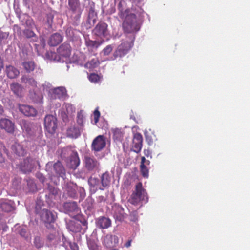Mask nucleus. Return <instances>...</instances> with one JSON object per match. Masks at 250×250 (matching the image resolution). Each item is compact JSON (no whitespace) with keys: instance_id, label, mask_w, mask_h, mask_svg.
<instances>
[{"instance_id":"obj_16","label":"nucleus","mask_w":250,"mask_h":250,"mask_svg":"<svg viewBox=\"0 0 250 250\" xmlns=\"http://www.w3.org/2000/svg\"><path fill=\"white\" fill-rule=\"evenodd\" d=\"M63 40V37L59 33H54L49 38L48 44L50 46H57Z\"/></svg>"},{"instance_id":"obj_62","label":"nucleus","mask_w":250,"mask_h":250,"mask_svg":"<svg viewBox=\"0 0 250 250\" xmlns=\"http://www.w3.org/2000/svg\"><path fill=\"white\" fill-rule=\"evenodd\" d=\"M95 21V19H93V22H94Z\"/></svg>"},{"instance_id":"obj_26","label":"nucleus","mask_w":250,"mask_h":250,"mask_svg":"<svg viewBox=\"0 0 250 250\" xmlns=\"http://www.w3.org/2000/svg\"><path fill=\"white\" fill-rule=\"evenodd\" d=\"M53 169L57 175L64 178L65 175V170L61 162L58 161L54 163L53 164Z\"/></svg>"},{"instance_id":"obj_3","label":"nucleus","mask_w":250,"mask_h":250,"mask_svg":"<svg viewBox=\"0 0 250 250\" xmlns=\"http://www.w3.org/2000/svg\"><path fill=\"white\" fill-rule=\"evenodd\" d=\"M131 41H124L120 43L113 52L114 58L122 57L127 54L133 47L135 37L133 36Z\"/></svg>"},{"instance_id":"obj_40","label":"nucleus","mask_w":250,"mask_h":250,"mask_svg":"<svg viewBox=\"0 0 250 250\" xmlns=\"http://www.w3.org/2000/svg\"><path fill=\"white\" fill-rule=\"evenodd\" d=\"M93 118L94 121V124L97 125V123L99 121V117H100L101 114L98 110V107H97L96 109L93 112Z\"/></svg>"},{"instance_id":"obj_53","label":"nucleus","mask_w":250,"mask_h":250,"mask_svg":"<svg viewBox=\"0 0 250 250\" xmlns=\"http://www.w3.org/2000/svg\"><path fill=\"white\" fill-rule=\"evenodd\" d=\"M4 112L3 107L2 105L0 104V115H2Z\"/></svg>"},{"instance_id":"obj_21","label":"nucleus","mask_w":250,"mask_h":250,"mask_svg":"<svg viewBox=\"0 0 250 250\" xmlns=\"http://www.w3.org/2000/svg\"><path fill=\"white\" fill-rule=\"evenodd\" d=\"M119 242L118 237L116 235L107 234L104 236L103 243L107 247H112L114 244H117Z\"/></svg>"},{"instance_id":"obj_47","label":"nucleus","mask_w":250,"mask_h":250,"mask_svg":"<svg viewBox=\"0 0 250 250\" xmlns=\"http://www.w3.org/2000/svg\"><path fill=\"white\" fill-rule=\"evenodd\" d=\"M70 247L72 250H78L79 248L76 243L74 242L73 243L70 244Z\"/></svg>"},{"instance_id":"obj_8","label":"nucleus","mask_w":250,"mask_h":250,"mask_svg":"<svg viewBox=\"0 0 250 250\" xmlns=\"http://www.w3.org/2000/svg\"><path fill=\"white\" fill-rule=\"evenodd\" d=\"M70 152V167L75 169L80 164V159L78 153L71 150L70 147H64L62 150V153L66 154V152Z\"/></svg>"},{"instance_id":"obj_49","label":"nucleus","mask_w":250,"mask_h":250,"mask_svg":"<svg viewBox=\"0 0 250 250\" xmlns=\"http://www.w3.org/2000/svg\"><path fill=\"white\" fill-rule=\"evenodd\" d=\"M38 177L42 183H43L45 180V177L43 176L42 174H38Z\"/></svg>"},{"instance_id":"obj_17","label":"nucleus","mask_w":250,"mask_h":250,"mask_svg":"<svg viewBox=\"0 0 250 250\" xmlns=\"http://www.w3.org/2000/svg\"><path fill=\"white\" fill-rule=\"evenodd\" d=\"M68 5L69 9L73 13H78V18L80 17L82 13L81 10V4L79 0H68Z\"/></svg>"},{"instance_id":"obj_57","label":"nucleus","mask_w":250,"mask_h":250,"mask_svg":"<svg viewBox=\"0 0 250 250\" xmlns=\"http://www.w3.org/2000/svg\"><path fill=\"white\" fill-rule=\"evenodd\" d=\"M80 227H79V228H77V229H74V230H73V231H78L80 230Z\"/></svg>"},{"instance_id":"obj_36","label":"nucleus","mask_w":250,"mask_h":250,"mask_svg":"<svg viewBox=\"0 0 250 250\" xmlns=\"http://www.w3.org/2000/svg\"><path fill=\"white\" fill-rule=\"evenodd\" d=\"M113 138L116 140H120L123 138V133L121 129L114 128L112 130Z\"/></svg>"},{"instance_id":"obj_34","label":"nucleus","mask_w":250,"mask_h":250,"mask_svg":"<svg viewBox=\"0 0 250 250\" xmlns=\"http://www.w3.org/2000/svg\"><path fill=\"white\" fill-rule=\"evenodd\" d=\"M23 66L27 72H31L35 69V63L32 61H28L24 62L22 64Z\"/></svg>"},{"instance_id":"obj_58","label":"nucleus","mask_w":250,"mask_h":250,"mask_svg":"<svg viewBox=\"0 0 250 250\" xmlns=\"http://www.w3.org/2000/svg\"><path fill=\"white\" fill-rule=\"evenodd\" d=\"M139 0H130V1L132 2H136L137 1H138Z\"/></svg>"},{"instance_id":"obj_20","label":"nucleus","mask_w":250,"mask_h":250,"mask_svg":"<svg viewBox=\"0 0 250 250\" xmlns=\"http://www.w3.org/2000/svg\"><path fill=\"white\" fill-rule=\"evenodd\" d=\"M97 225L103 229H107L111 225V221L108 217L101 216L97 219Z\"/></svg>"},{"instance_id":"obj_23","label":"nucleus","mask_w":250,"mask_h":250,"mask_svg":"<svg viewBox=\"0 0 250 250\" xmlns=\"http://www.w3.org/2000/svg\"><path fill=\"white\" fill-rule=\"evenodd\" d=\"M52 91L55 98L64 99L67 94L66 90L63 86L57 87L53 88Z\"/></svg>"},{"instance_id":"obj_25","label":"nucleus","mask_w":250,"mask_h":250,"mask_svg":"<svg viewBox=\"0 0 250 250\" xmlns=\"http://www.w3.org/2000/svg\"><path fill=\"white\" fill-rule=\"evenodd\" d=\"M64 207L65 209L69 213L74 212L75 214H78L80 212L79 207L75 201L65 203Z\"/></svg>"},{"instance_id":"obj_42","label":"nucleus","mask_w":250,"mask_h":250,"mask_svg":"<svg viewBox=\"0 0 250 250\" xmlns=\"http://www.w3.org/2000/svg\"><path fill=\"white\" fill-rule=\"evenodd\" d=\"M48 189L49 192V195H56L58 194V189L53 186H48Z\"/></svg>"},{"instance_id":"obj_22","label":"nucleus","mask_w":250,"mask_h":250,"mask_svg":"<svg viewBox=\"0 0 250 250\" xmlns=\"http://www.w3.org/2000/svg\"><path fill=\"white\" fill-rule=\"evenodd\" d=\"M88 182L90 187V189L91 192L95 193L98 189H100L101 185L98 179L90 177L88 180Z\"/></svg>"},{"instance_id":"obj_35","label":"nucleus","mask_w":250,"mask_h":250,"mask_svg":"<svg viewBox=\"0 0 250 250\" xmlns=\"http://www.w3.org/2000/svg\"><path fill=\"white\" fill-rule=\"evenodd\" d=\"M99 64L97 59H93L91 61L87 62L85 64V67L88 69H93L97 67Z\"/></svg>"},{"instance_id":"obj_13","label":"nucleus","mask_w":250,"mask_h":250,"mask_svg":"<svg viewBox=\"0 0 250 250\" xmlns=\"http://www.w3.org/2000/svg\"><path fill=\"white\" fill-rule=\"evenodd\" d=\"M0 127L9 133L15 132V125L9 119L3 118L0 120Z\"/></svg>"},{"instance_id":"obj_32","label":"nucleus","mask_w":250,"mask_h":250,"mask_svg":"<svg viewBox=\"0 0 250 250\" xmlns=\"http://www.w3.org/2000/svg\"><path fill=\"white\" fill-rule=\"evenodd\" d=\"M104 42V40L99 42L96 41H92L90 40V39H86L85 45L87 47L97 48L99 47L100 45H101Z\"/></svg>"},{"instance_id":"obj_39","label":"nucleus","mask_w":250,"mask_h":250,"mask_svg":"<svg viewBox=\"0 0 250 250\" xmlns=\"http://www.w3.org/2000/svg\"><path fill=\"white\" fill-rule=\"evenodd\" d=\"M113 49V46L111 44L107 45V46L103 49V53L104 56L109 55Z\"/></svg>"},{"instance_id":"obj_2","label":"nucleus","mask_w":250,"mask_h":250,"mask_svg":"<svg viewBox=\"0 0 250 250\" xmlns=\"http://www.w3.org/2000/svg\"><path fill=\"white\" fill-rule=\"evenodd\" d=\"M145 198H147V193L142 186L141 182L137 183L135 189L131 194L129 201L131 204L137 205L142 200H144Z\"/></svg>"},{"instance_id":"obj_7","label":"nucleus","mask_w":250,"mask_h":250,"mask_svg":"<svg viewBox=\"0 0 250 250\" xmlns=\"http://www.w3.org/2000/svg\"><path fill=\"white\" fill-rule=\"evenodd\" d=\"M71 48L69 43L66 42L63 43L57 49V52L59 56H57L55 53H53V55L55 56L54 60L61 62V59L60 56L65 58L69 57L71 54Z\"/></svg>"},{"instance_id":"obj_54","label":"nucleus","mask_w":250,"mask_h":250,"mask_svg":"<svg viewBox=\"0 0 250 250\" xmlns=\"http://www.w3.org/2000/svg\"><path fill=\"white\" fill-rule=\"evenodd\" d=\"M150 161L148 160H146L145 158V162H144V164L146 165V166L147 167V165H149L150 164Z\"/></svg>"},{"instance_id":"obj_30","label":"nucleus","mask_w":250,"mask_h":250,"mask_svg":"<svg viewBox=\"0 0 250 250\" xmlns=\"http://www.w3.org/2000/svg\"><path fill=\"white\" fill-rule=\"evenodd\" d=\"M67 136L71 138H77L81 135L80 129L76 126H71L67 130Z\"/></svg>"},{"instance_id":"obj_61","label":"nucleus","mask_w":250,"mask_h":250,"mask_svg":"<svg viewBox=\"0 0 250 250\" xmlns=\"http://www.w3.org/2000/svg\"><path fill=\"white\" fill-rule=\"evenodd\" d=\"M1 214H0V220L1 219Z\"/></svg>"},{"instance_id":"obj_1","label":"nucleus","mask_w":250,"mask_h":250,"mask_svg":"<svg viewBox=\"0 0 250 250\" xmlns=\"http://www.w3.org/2000/svg\"><path fill=\"white\" fill-rule=\"evenodd\" d=\"M119 16L121 18L125 17L123 23V27L125 32L134 33L140 30V26L138 22L136 14L128 13L126 10L124 13L121 12L119 14Z\"/></svg>"},{"instance_id":"obj_14","label":"nucleus","mask_w":250,"mask_h":250,"mask_svg":"<svg viewBox=\"0 0 250 250\" xmlns=\"http://www.w3.org/2000/svg\"><path fill=\"white\" fill-rule=\"evenodd\" d=\"M19 109L21 113L27 116H35L37 114V110L31 105L19 104Z\"/></svg>"},{"instance_id":"obj_6","label":"nucleus","mask_w":250,"mask_h":250,"mask_svg":"<svg viewBox=\"0 0 250 250\" xmlns=\"http://www.w3.org/2000/svg\"><path fill=\"white\" fill-rule=\"evenodd\" d=\"M44 124L47 132L53 134L57 128V119L52 115H47L44 118Z\"/></svg>"},{"instance_id":"obj_9","label":"nucleus","mask_w":250,"mask_h":250,"mask_svg":"<svg viewBox=\"0 0 250 250\" xmlns=\"http://www.w3.org/2000/svg\"><path fill=\"white\" fill-rule=\"evenodd\" d=\"M106 146L105 138L103 136L99 135L95 138L92 142V149L95 151L103 150Z\"/></svg>"},{"instance_id":"obj_29","label":"nucleus","mask_w":250,"mask_h":250,"mask_svg":"<svg viewBox=\"0 0 250 250\" xmlns=\"http://www.w3.org/2000/svg\"><path fill=\"white\" fill-rule=\"evenodd\" d=\"M10 88L14 94L21 97L23 93L22 86L18 83H13L10 85Z\"/></svg>"},{"instance_id":"obj_50","label":"nucleus","mask_w":250,"mask_h":250,"mask_svg":"<svg viewBox=\"0 0 250 250\" xmlns=\"http://www.w3.org/2000/svg\"><path fill=\"white\" fill-rule=\"evenodd\" d=\"M132 242V240L130 239L127 242H126L125 244L124 245V246L126 248H129L131 246V243Z\"/></svg>"},{"instance_id":"obj_46","label":"nucleus","mask_w":250,"mask_h":250,"mask_svg":"<svg viewBox=\"0 0 250 250\" xmlns=\"http://www.w3.org/2000/svg\"><path fill=\"white\" fill-rule=\"evenodd\" d=\"M26 229L25 227H22L19 230V234L20 235L23 237H25L26 235Z\"/></svg>"},{"instance_id":"obj_15","label":"nucleus","mask_w":250,"mask_h":250,"mask_svg":"<svg viewBox=\"0 0 250 250\" xmlns=\"http://www.w3.org/2000/svg\"><path fill=\"white\" fill-rule=\"evenodd\" d=\"M113 217L116 220L122 221L125 218V212L123 208L119 205L113 207Z\"/></svg>"},{"instance_id":"obj_52","label":"nucleus","mask_w":250,"mask_h":250,"mask_svg":"<svg viewBox=\"0 0 250 250\" xmlns=\"http://www.w3.org/2000/svg\"><path fill=\"white\" fill-rule=\"evenodd\" d=\"M69 195L72 197H76V191L75 190H72L69 193Z\"/></svg>"},{"instance_id":"obj_44","label":"nucleus","mask_w":250,"mask_h":250,"mask_svg":"<svg viewBox=\"0 0 250 250\" xmlns=\"http://www.w3.org/2000/svg\"><path fill=\"white\" fill-rule=\"evenodd\" d=\"M77 122L80 126L83 127V116L81 115H78L77 116Z\"/></svg>"},{"instance_id":"obj_55","label":"nucleus","mask_w":250,"mask_h":250,"mask_svg":"<svg viewBox=\"0 0 250 250\" xmlns=\"http://www.w3.org/2000/svg\"><path fill=\"white\" fill-rule=\"evenodd\" d=\"M82 224H83V226H87V221H86L84 220L83 221V222H82Z\"/></svg>"},{"instance_id":"obj_12","label":"nucleus","mask_w":250,"mask_h":250,"mask_svg":"<svg viewBox=\"0 0 250 250\" xmlns=\"http://www.w3.org/2000/svg\"><path fill=\"white\" fill-rule=\"evenodd\" d=\"M0 209L3 212H9L15 209L14 201L7 199L0 200Z\"/></svg>"},{"instance_id":"obj_10","label":"nucleus","mask_w":250,"mask_h":250,"mask_svg":"<svg viewBox=\"0 0 250 250\" xmlns=\"http://www.w3.org/2000/svg\"><path fill=\"white\" fill-rule=\"evenodd\" d=\"M108 25L104 22L98 23L93 30L94 34L100 37H105L108 35Z\"/></svg>"},{"instance_id":"obj_4","label":"nucleus","mask_w":250,"mask_h":250,"mask_svg":"<svg viewBox=\"0 0 250 250\" xmlns=\"http://www.w3.org/2000/svg\"><path fill=\"white\" fill-rule=\"evenodd\" d=\"M41 221L43 222L47 228H52V224L54 223L57 218L55 212L48 209H43L39 212Z\"/></svg>"},{"instance_id":"obj_18","label":"nucleus","mask_w":250,"mask_h":250,"mask_svg":"<svg viewBox=\"0 0 250 250\" xmlns=\"http://www.w3.org/2000/svg\"><path fill=\"white\" fill-rule=\"evenodd\" d=\"M85 167L88 170H93L97 168L99 163L94 157L86 156L85 157Z\"/></svg>"},{"instance_id":"obj_31","label":"nucleus","mask_w":250,"mask_h":250,"mask_svg":"<svg viewBox=\"0 0 250 250\" xmlns=\"http://www.w3.org/2000/svg\"><path fill=\"white\" fill-rule=\"evenodd\" d=\"M21 82L31 87H36L37 82L33 78H30L24 75L21 79Z\"/></svg>"},{"instance_id":"obj_45","label":"nucleus","mask_w":250,"mask_h":250,"mask_svg":"<svg viewBox=\"0 0 250 250\" xmlns=\"http://www.w3.org/2000/svg\"><path fill=\"white\" fill-rule=\"evenodd\" d=\"M8 36V33L0 31V44L2 42L3 39L7 38Z\"/></svg>"},{"instance_id":"obj_28","label":"nucleus","mask_w":250,"mask_h":250,"mask_svg":"<svg viewBox=\"0 0 250 250\" xmlns=\"http://www.w3.org/2000/svg\"><path fill=\"white\" fill-rule=\"evenodd\" d=\"M22 128L27 136H32L34 134V132L32 123L23 121Z\"/></svg>"},{"instance_id":"obj_5","label":"nucleus","mask_w":250,"mask_h":250,"mask_svg":"<svg viewBox=\"0 0 250 250\" xmlns=\"http://www.w3.org/2000/svg\"><path fill=\"white\" fill-rule=\"evenodd\" d=\"M36 165H39V162L36 159L27 157L20 163V168L24 173H28L31 172Z\"/></svg>"},{"instance_id":"obj_59","label":"nucleus","mask_w":250,"mask_h":250,"mask_svg":"<svg viewBox=\"0 0 250 250\" xmlns=\"http://www.w3.org/2000/svg\"><path fill=\"white\" fill-rule=\"evenodd\" d=\"M99 198H101V200H104V197L101 196V197H99Z\"/></svg>"},{"instance_id":"obj_19","label":"nucleus","mask_w":250,"mask_h":250,"mask_svg":"<svg viewBox=\"0 0 250 250\" xmlns=\"http://www.w3.org/2000/svg\"><path fill=\"white\" fill-rule=\"evenodd\" d=\"M12 151L19 156H23L26 153V150L23 145L15 142L14 144L11 146Z\"/></svg>"},{"instance_id":"obj_56","label":"nucleus","mask_w":250,"mask_h":250,"mask_svg":"<svg viewBox=\"0 0 250 250\" xmlns=\"http://www.w3.org/2000/svg\"><path fill=\"white\" fill-rule=\"evenodd\" d=\"M30 36L31 37L33 36L34 35V33L32 31H30Z\"/></svg>"},{"instance_id":"obj_24","label":"nucleus","mask_w":250,"mask_h":250,"mask_svg":"<svg viewBox=\"0 0 250 250\" xmlns=\"http://www.w3.org/2000/svg\"><path fill=\"white\" fill-rule=\"evenodd\" d=\"M111 182V177L109 172H106L103 173L101 176V190H104L105 188L108 187Z\"/></svg>"},{"instance_id":"obj_37","label":"nucleus","mask_w":250,"mask_h":250,"mask_svg":"<svg viewBox=\"0 0 250 250\" xmlns=\"http://www.w3.org/2000/svg\"><path fill=\"white\" fill-rule=\"evenodd\" d=\"M88 79L92 83H96L100 80V77L96 73H91L88 76Z\"/></svg>"},{"instance_id":"obj_38","label":"nucleus","mask_w":250,"mask_h":250,"mask_svg":"<svg viewBox=\"0 0 250 250\" xmlns=\"http://www.w3.org/2000/svg\"><path fill=\"white\" fill-rule=\"evenodd\" d=\"M88 246L90 250H99V246L93 240H89L88 242Z\"/></svg>"},{"instance_id":"obj_60","label":"nucleus","mask_w":250,"mask_h":250,"mask_svg":"<svg viewBox=\"0 0 250 250\" xmlns=\"http://www.w3.org/2000/svg\"><path fill=\"white\" fill-rule=\"evenodd\" d=\"M110 250H119L118 249H110Z\"/></svg>"},{"instance_id":"obj_11","label":"nucleus","mask_w":250,"mask_h":250,"mask_svg":"<svg viewBox=\"0 0 250 250\" xmlns=\"http://www.w3.org/2000/svg\"><path fill=\"white\" fill-rule=\"evenodd\" d=\"M143 137L141 133H137L134 135L132 141L131 150L136 153H139L141 151L142 146Z\"/></svg>"},{"instance_id":"obj_27","label":"nucleus","mask_w":250,"mask_h":250,"mask_svg":"<svg viewBox=\"0 0 250 250\" xmlns=\"http://www.w3.org/2000/svg\"><path fill=\"white\" fill-rule=\"evenodd\" d=\"M6 72L8 77L10 79H14L17 77L20 74L19 70L11 65L6 66Z\"/></svg>"},{"instance_id":"obj_43","label":"nucleus","mask_w":250,"mask_h":250,"mask_svg":"<svg viewBox=\"0 0 250 250\" xmlns=\"http://www.w3.org/2000/svg\"><path fill=\"white\" fill-rule=\"evenodd\" d=\"M2 149L3 150L4 149V146H1L0 147V163H4L5 162V157L4 155Z\"/></svg>"},{"instance_id":"obj_48","label":"nucleus","mask_w":250,"mask_h":250,"mask_svg":"<svg viewBox=\"0 0 250 250\" xmlns=\"http://www.w3.org/2000/svg\"><path fill=\"white\" fill-rule=\"evenodd\" d=\"M146 140L147 142V143L149 145H151L153 143V140L152 138H150L148 135H146Z\"/></svg>"},{"instance_id":"obj_51","label":"nucleus","mask_w":250,"mask_h":250,"mask_svg":"<svg viewBox=\"0 0 250 250\" xmlns=\"http://www.w3.org/2000/svg\"><path fill=\"white\" fill-rule=\"evenodd\" d=\"M2 68H3V61L0 57V73L1 72Z\"/></svg>"},{"instance_id":"obj_33","label":"nucleus","mask_w":250,"mask_h":250,"mask_svg":"<svg viewBox=\"0 0 250 250\" xmlns=\"http://www.w3.org/2000/svg\"><path fill=\"white\" fill-rule=\"evenodd\" d=\"M145 162V157H141V173L142 175L144 177H147L148 176L149 170L147 167L144 164Z\"/></svg>"},{"instance_id":"obj_41","label":"nucleus","mask_w":250,"mask_h":250,"mask_svg":"<svg viewBox=\"0 0 250 250\" xmlns=\"http://www.w3.org/2000/svg\"><path fill=\"white\" fill-rule=\"evenodd\" d=\"M53 23V16L52 14H48L46 17V23L48 24V27L49 28L52 27Z\"/></svg>"}]
</instances>
